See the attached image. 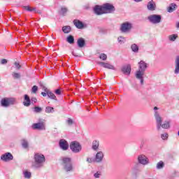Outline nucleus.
<instances>
[{
  "label": "nucleus",
  "mask_w": 179,
  "mask_h": 179,
  "mask_svg": "<svg viewBox=\"0 0 179 179\" xmlns=\"http://www.w3.org/2000/svg\"><path fill=\"white\" fill-rule=\"evenodd\" d=\"M34 162L32 163L34 169H41L45 163V157L43 154L36 153L34 156Z\"/></svg>",
  "instance_id": "1"
},
{
  "label": "nucleus",
  "mask_w": 179,
  "mask_h": 179,
  "mask_svg": "<svg viewBox=\"0 0 179 179\" xmlns=\"http://www.w3.org/2000/svg\"><path fill=\"white\" fill-rule=\"evenodd\" d=\"M64 170L66 173L73 171V165L72 164V159L69 157H64L62 159Z\"/></svg>",
  "instance_id": "2"
},
{
  "label": "nucleus",
  "mask_w": 179,
  "mask_h": 179,
  "mask_svg": "<svg viewBox=\"0 0 179 179\" xmlns=\"http://www.w3.org/2000/svg\"><path fill=\"white\" fill-rule=\"evenodd\" d=\"M148 20L152 24H159V23H162V16L157 14H152L148 17Z\"/></svg>",
  "instance_id": "3"
},
{
  "label": "nucleus",
  "mask_w": 179,
  "mask_h": 179,
  "mask_svg": "<svg viewBox=\"0 0 179 179\" xmlns=\"http://www.w3.org/2000/svg\"><path fill=\"white\" fill-rule=\"evenodd\" d=\"M154 117L156 120L157 124V131H160L162 129V124L163 122V117L160 115V113H159V111L155 110L154 113Z\"/></svg>",
  "instance_id": "4"
},
{
  "label": "nucleus",
  "mask_w": 179,
  "mask_h": 179,
  "mask_svg": "<svg viewBox=\"0 0 179 179\" xmlns=\"http://www.w3.org/2000/svg\"><path fill=\"white\" fill-rule=\"evenodd\" d=\"M70 149L73 153H79L82 150V145L78 141H73L70 144Z\"/></svg>",
  "instance_id": "5"
},
{
  "label": "nucleus",
  "mask_w": 179,
  "mask_h": 179,
  "mask_svg": "<svg viewBox=\"0 0 179 179\" xmlns=\"http://www.w3.org/2000/svg\"><path fill=\"white\" fill-rule=\"evenodd\" d=\"M130 30H132V23L126 22L121 24L120 31L122 33H129Z\"/></svg>",
  "instance_id": "6"
},
{
  "label": "nucleus",
  "mask_w": 179,
  "mask_h": 179,
  "mask_svg": "<svg viewBox=\"0 0 179 179\" xmlns=\"http://www.w3.org/2000/svg\"><path fill=\"white\" fill-rule=\"evenodd\" d=\"M15 104V99L10 98H4L1 100V107H9V106H13Z\"/></svg>",
  "instance_id": "7"
},
{
  "label": "nucleus",
  "mask_w": 179,
  "mask_h": 179,
  "mask_svg": "<svg viewBox=\"0 0 179 179\" xmlns=\"http://www.w3.org/2000/svg\"><path fill=\"white\" fill-rule=\"evenodd\" d=\"M148 69V64L143 60H141L138 62V71H136V73H138L140 72L141 74L145 75V71Z\"/></svg>",
  "instance_id": "8"
},
{
  "label": "nucleus",
  "mask_w": 179,
  "mask_h": 179,
  "mask_svg": "<svg viewBox=\"0 0 179 179\" xmlns=\"http://www.w3.org/2000/svg\"><path fill=\"white\" fill-rule=\"evenodd\" d=\"M102 6L103 8V11L106 12V13H113V12H115V7H114L113 4L106 3Z\"/></svg>",
  "instance_id": "9"
},
{
  "label": "nucleus",
  "mask_w": 179,
  "mask_h": 179,
  "mask_svg": "<svg viewBox=\"0 0 179 179\" xmlns=\"http://www.w3.org/2000/svg\"><path fill=\"white\" fill-rule=\"evenodd\" d=\"M33 129H38V131H45V123L40 122L32 124Z\"/></svg>",
  "instance_id": "10"
},
{
  "label": "nucleus",
  "mask_w": 179,
  "mask_h": 179,
  "mask_svg": "<svg viewBox=\"0 0 179 179\" xmlns=\"http://www.w3.org/2000/svg\"><path fill=\"white\" fill-rule=\"evenodd\" d=\"M104 159V152L103 151H98L95 155L94 162L96 163H101Z\"/></svg>",
  "instance_id": "11"
},
{
  "label": "nucleus",
  "mask_w": 179,
  "mask_h": 179,
  "mask_svg": "<svg viewBox=\"0 0 179 179\" xmlns=\"http://www.w3.org/2000/svg\"><path fill=\"white\" fill-rule=\"evenodd\" d=\"M13 159V155L10 152H6L1 156V160L2 162H10Z\"/></svg>",
  "instance_id": "12"
},
{
  "label": "nucleus",
  "mask_w": 179,
  "mask_h": 179,
  "mask_svg": "<svg viewBox=\"0 0 179 179\" xmlns=\"http://www.w3.org/2000/svg\"><path fill=\"white\" fill-rule=\"evenodd\" d=\"M94 12L96 15H100L106 13V11H104V8L103 6H95L94 8Z\"/></svg>",
  "instance_id": "13"
},
{
  "label": "nucleus",
  "mask_w": 179,
  "mask_h": 179,
  "mask_svg": "<svg viewBox=\"0 0 179 179\" xmlns=\"http://www.w3.org/2000/svg\"><path fill=\"white\" fill-rule=\"evenodd\" d=\"M59 145L62 150H68V149L69 148V144H68V141L64 139H61L59 141Z\"/></svg>",
  "instance_id": "14"
},
{
  "label": "nucleus",
  "mask_w": 179,
  "mask_h": 179,
  "mask_svg": "<svg viewBox=\"0 0 179 179\" xmlns=\"http://www.w3.org/2000/svg\"><path fill=\"white\" fill-rule=\"evenodd\" d=\"M147 9L151 12L156 10V3L153 0L149 1L147 4Z\"/></svg>",
  "instance_id": "15"
},
{
  "label": "nucleus",
  "mask_w": 179,
  "mask_h": 179,
  "mask_svg": "<svg viewBox=\"0 0 179 179\" xmlns=\"http://www.w3.org/2000/svg\"><path fill=\"white\" fill-rule=\"evenodd\" d=\"M138 161L141 164H143V165H146L149 163L148 161V157H146V156L145 155L138 156Z\"/></svg>",
  "instance_id": "16"
},
{
  "label": "nucleus",
  "mask_w": 179,
  "mask_h": 179,
  "mask_svg": "<svg viewBox=\"0 0 179 179\" xmlns=\"http://www.w3.org/2000/svg\"><path fill=\"white\" fill-rule=\"evenodd\" d=\"M122 72L124 75H131V64H127L122 68Z\"/></svg>",
  "instance_id": "17"
},
{
  "label": "nucleus",
  "mask_w": 179,
  "mask_h": 179,
  "mask_svg": "<svg viewBox=\"0 0 179 179\" xmlns=\"http://www.w3.org/2000/svg\"><path fill=\"white\" fill-rule=\"evenodd\" d=\"M99 65H101V66H103V68H106V69H113V71L115 70V67L114 66L105 62H98Z\"/></svg>",
  "instance_id": "18"
},
{
  "label": "nucleus",
  "mask_w": 179,
  "mask_h": 179,
  "mask_svg": "<svg viewBox=\"0 0 179 179\" xmlns=\"http://www.w3.org/2000/svg\"><path fill=\"white\" fill-rule=\"evenodd\" d=\"M77 45L79 48H83L86 45V41L83 38H79L77 41Z\"/></svg>",
  "instance_id": "19"
},
{
  "label": "nucleus",
  "mask_w": 179,
  "mask_h": 179,
  "mask_svg": "<svg viewBox=\"0 0 179 179\" xmlns=\"http://www.w3.org/2000/svg\"><path fill=\"white\" fill-rule=\"evenodd\" d=\"M73 24L77 27V29H83V27H85L83 22L79 20H74Z\"/></svg>",
  "instance_id": "20"
},
{
  "label": "nucleus",
  "mask_w": 179,
  "mask_h": 179,
  "mask_svg": "<svg viewBox=\"0 0 179 179\" xmlns=\"http://www.w3.org/2000/svg\"><path fill=\"white\" fill-rule=\"evenodd\" d=\"M99 146H100V141L97 140H94L92 141V150L97 152V150H99Z\"/></svg>",
  "instance_id": "21"
},
{
  "label": "nucleus",
  "mask_w": 179,
  "mask_h": 179,
  "mask_svg": "<svg viewBox=\"0 0 179 179\" xmlns=\"http://www.w3.org/2000/svg\"><path fill=\"white\" fill-rule=\"evenodd\" d=\"M30 104H31V101L30 99V96H29V95L25 94L24 95V101L23 102V105L25 107H29L30 106Z\"/></svg>",
  "instance_id": "22"
},
{
  "label": "nucleus",
  "mask_w": 179,
  "mask_h": 179,
  "mask_svg": "<svg viewBox=\"0 0 179 179\" xmlns=\"http://www.w3.org/2000/svg\"><path fill=\"white\" fill-rule=\"evenodd\" d=\"M174 73L176 75H178L179 73V56L176 57V59L175 60V71Z\"/></svg>",
  "instance_id": "23"
},
{
  "label": "nucleus",
  "mask_w": 179,
  "mask_h": 179,
  "mask_svg": "<svg viewBox=\"0 0 179 179\" xmlns=\"http://www.w3.org/2000/svg\"><path fill=\"white\" fill-rule=\"evenodd\" d=\"M176 8H177V4L172 3L168 7V12L169 13H171L174 12V10H176Z\"/></svg>",
  "instance_id": "24"
},
{
  "label": "nucleus",
  "mask_w": 179,
  "mask_h": 179,
  "mask_svg": "<svg viewBox=\"0 0 179 179\" xmlns=\"http://www.w3.org/2000/svg\"><path fill=\"white\" fill-rule=\"evenodd\" d=\"M143 75L145 74H141V72L136 73V78L141 81V85H143Z\"/></svg>",
  "instance_id": "25"
},
{
  "label": "nucleus",
  "mask_w": 179,
  "mask_h": 179,
  "mask_svg": "<svg viewBox=\"0 0 179 179\" xmlns=\"http://www.w3.org/2000/svg\"><path fill=\"white\" fill-rule=\"evenodd\" d=\"M66 41L69 44H73L75 43V38L72 35H69L66 38Z\"/></svg>",
  "instance_id": "26"
},
{
  "label": "nucleus",
  "mask_w": 179,
  "mask_h": 179,
  "mask_svg": "<svg viewBox=\"0 0 179 179\" xmlns=\"http://www.w3.org/2000/svg\"><path fill=\"white\" fill-rule=\"evenodd\" d=\"M161 128H163V129H169V128H170V122L165 121L163 124H161Z\"/></svg>",
  "instance_id": "27"
},
{
  "label": "nucleus",
  "mask_w": 179,
  "mask_h": 179,
  "mask_svg": "<svg viewBox=\"0 0 179 179\" xmlns=\"http://www.w3.org/2000/svg\"><path fill=\"white\" fill-rule=\"evenodd\" d=\"M62 31L65 34L71 33V26H64L62 27Z\"/></svg>",
  "instance_id": "28"
},
{
  "label": "nucleus",
  "mask_w": 179,
  "mask_h": 179,
  "mask_svg": "<svg viewBox=\"0 0 179 179\" xmlns=\"http://www.w3.org/2000/svg\"><path fill=\"white\" fill-rule=\"evenodd\" d=\"M131 50L133 51V52H138L139 47L138 45L134 43L131 45Z\"/></svg>",
  "instance_id": "29"
},
{
  "label": "nucleus",
  "mask_w": 179,
  "mask_h": 179,
  "mask_svg": "<svg viewBox=\"0 0 179 179\" xmlns=\"http://www.w3.org/2000/svg\"><path fill=\"white\" fill-rule=\"evenodd\" d=\"M177 38H178V35L177 34L169 36V41H175L176 40H177Z\"/></svg>",
  "instance_id": "30"
},
{
  "label": "nucleus",
  "mask_w": 179,
  "mask_h": 179,
  "mask_svg": "<svg viewBox=\"0 0 179 179\" xmlns=\"http://www.w3.org/2000/svg\"><path fill=\"white\" fill-rule=\"evenodd\" d=\"M66 12H68V8L66 7H61L59 13L62 16H65V15H66Z\"/></svg>",
  "instance_id": "31"
},
{
  "label": "nucleus",
  "mask_w": 179,
  "mask_h": 179,
  "mask_svg": "<svg viewBox=\"0 0 179 179\" xmlns=\"http://www.w3.org/2000/svg\"><path fill=\"white\" fill-rule=\"evenodd\" d=\"M47 96L49 97V99L57 100V96H55V94L50 91L47 92Z\"/></svg>",
  "instance_id": "32"
},
{
  "label": "nucleus",
  "mask_w": 179,
  "mask_h": 179,
  "mask_svg": "<svg viewBox=\"0 0 179 179\" xmlns=\"http://www.w3.org/2000/svg\"><path fill=\"white\" fill-rule=\"evenodd\" d=\"M117 41L119 44H125V41H127V39L125 38V37L119 36L117 38Z\"/></svg>",
  "instance_id": "33"
},
{
  "label": "nucleus",
  "mask_w": 179,
  "mask_h": 179,
  "mask_svg": "<svg viewBox=\"0 0 179 179\" xmlns=\"http://www.w3.org/2000/svg\"><path fill=\"white\" fill-rule=\"evenodd\" d=\"M22 146L24 149H27V148H29V142L24 139L22 140Z\"/></svg>",
  "instance_id": "34"
},
{
  "label": "nucleus",
  "mask_w": 179,
  "mask_h": 179,
  "mask_svg": "<svg viewBox=\"0 0 179 179\" xmlns=\"http://www.w3.org/2000/svg\"><path fill=\"white\" fill-rule=\"evenodd\" d=\"M163 167H164V162H163L162 161H160L157 164V169L158 170L163 169Z\"/></svg>",
  "instance_id": "35"
},
{
  "label": "nucleus",
  "mask_w": 179,
  "mask_h": 179,
  "mask_svg": "<svg viewBox=\"0 0 179 179\" xmlns=\"http://www.w3.org/2000/svg\"><path fill=\"white\" fill-rule=\"evenodd\" d=\"M45 113H48V114H50L51 113H54V108L51 107V106H47L45 108Z\"/></svg>",
  "instance_id": "36"
},
{
  "label": "nucleus",
  "mask_w": 179,
  "mask_h": 179,
  "mask_svg": "<svg viewBox=\"0 0 179 179\" xmlns=\"http://www.w3.org/2000/svg\"><path fill=\"white\" fill-rule=\"evenodd\" d=\"M34 113H41V111H43V108L38 106H35L34 108Z\"/></svg>",
  "instance_id": "37"
},
{
  "label": "nucleus",
  "mask_w": 179,
  "mask_h": 179,
  "mask_svg": "<svg viewBox=\"0 0 179 179\" xmlns=\"http://www.w3.org/2000/svg\"><path fill=\"white\" fill-rule=\"evenodd\" d=\"M24 178H31V173L26 171L25 172H24Z\"/></svg>",
  "instance_id": "38"
},
{
  "label": "nucleus",
  "mask_w": 179,
  "mask_h": 179,
  "mask_svg": "<svg viewBox=\"0 0 179 179\" xmlns=\"http://www.w3.org/2000/svg\"><path fill=\"white\" fill-rule=\"evenodd\" d=\"M12 75L14 79H20L21 78L20 73H19L13 72Z\"/></svg>",
  "instance_id": "39"
},
{
  "label": "nucleus",
  "mask_w": 179,
  "mask_h": 179,
  "mask_svg": "<svg viewBox=\"0 0 179 179\" xmlns=\"http://www.w3.org/2000/svg\"><path fill=\"white\" fill-rule=\"evenodd\" d=\"M100 59H102L103 61H106L107 59V55L104 53H101L99 56Z\"/></svg>",
  "instance_id": "40"
},
{
  "label": "nucleus",
  "mask_w": 179,
  "mask_h": 179,
  "mask_svg": "<svg viewBox=\"0 0 179 179\" xmlns=\"http://www.w3.org/2000/svg\"><path fill=\"white\" fill-rule=\"evenodd\" d=\"M94 178H100L101 177V171H97L94 174Z\"/></svg>",
  "instance_id": "41"
},
{
  "label": "nucleus",
  "mask_w": 179,
  "mask_h": 179,
  "mask_svg": "<svg viewBox=\"0 0 179 179\" xmlns=\"http://www.w3.org/2000/svg\"><path fill=\"white\" fill-rule=\"evenodd\" d=\"M161 138L162 139H163V141L167 139V138H169V134L167 133H164L161 135Z\"/></svg>",
  "instance_id": "42"
},
{
  "label": "nucleus",
  "mask_w": 179,
  "mask_h": 179,
  "mask_svg": "<svg viewBox=\"0 0 179 179\" xmlns=\"http://www.w3.org/2000/svg\"><path fill=\"white\" fill-rule=\"evenodd\" d=\"M37 90H38V87H37L36 85H34L31 89V92L37 93Z\"/></svg>",
  "instance_id": "43"
},
{
  "label": "nucleus",
  "mask_w": 179,
  "mask_h": 179,
  "mask_svg": "<svg viewBox=\"0 0 179 179\" xmlns=\"http://www.w3.org/2000/svg\"><path fill=\"white\" fill-rule=\"evenodd\" d=\"M68 125H73V120L71 118H68L66 120Z\"/></svg>",
  "instance_id": "44"
},
{
  "label": "nucleus",
  "mask_w": 179,
  "mask_h": 179,
  "mask_svg": "<svg viewBox=\"0 0 179 179\" xmlns=\"http://www.w3.org/2000/svg\"><path fill=\"white\" fill-rule=\"evenodd\" d=\"M23 8L28 12H31V8L29 6H23Z\"/></svg>",
  "instance_id": "45"
},
{
  "label": "nucleus",
  "mask_w": 179,
  "mask_h": 179,
  "mask_svg": "<svg viewBox=\"0 0 179 179\" xmlns=\"http://www.w3.org/2000/svg\"><path fill=\"white\" fill-rule=\"evenodd\" d=\"M1 65H5L6 64H8V60H6V59H3L1 61Z\"/></svg>",
  "instance_id": "46"
},
{
  "label": "nucleus",
  "mask_w": 179,
  "mask_h": 179,
  "mask_svg": "<svg viewBox=\"0 0 179 179\" xmlns=\"http://www.w3.org/2000/svg\"><path fill=\"white\" fill-rule=\"evenodd\" d=\"M31 103H32V104L34 103H37V98H36V97H32V98L31 99Z\"/></svg>",
  "instance_id": "47"
},
{
  "label": "nucleus",
  "mask_w": 179,
  "mask_h": 179,
  "mask_svg": "<svg viewBox=\"0 0 179 179\" xmlns=\"http://www.w3.org/2000/svg\"><path fill=\"white\" fill-rule=\"evenodd\" d=\"M15 65L17 69H20L21 66H20V64L19 63L15 62Z\"/></svg>",
  "instance_id": "48"
},
{
  "label": "nucleus",
  "mask_w": 179,
  "mask_h": 179,
  "mask_svg": "<svg viewBox=\"0 0 179 179\" xmlns=\"http://www.w3.org/2000/svg\"><path fill=\"white\" fill-rule=\"evenodd\" d=\"M55 93H56L57 94H58L59 96L61 95V90H56Z\"/></svg>",
  "instance_id": "49"
},
{
  "label": "nucleus",
  "mask_w": 179,
  "mask_h": 179,
  "mask_svg": "<svg viewBox=\"0 0 179 179\" xmlns=\"http://www.w3.org/2000/svg\"><path fill=\"white\" fill-rule=\"evenodd\" d=\"M45 92H46V93L45 92H41V94H42V96H43V97H45L47 96V92H48V91H47V89H45Z\"/></svg>",
  "instance_id": "50"
},
{
  "label": "nucleus",
  "mask_w": 179,
  "mask_h": 179,
  "mask_svg": "<svg viewBox=\"0 0 179 179\" xmlns=\"http://www.w3.org/2000/svg\"><path fill=\"white\" fill-rule=\"evenodd\" d=\"M37 9L36 8H31V12H36Z\"/></svg>",
  "instance_id": "51"
},
{
  "label": "nucleus",
  "mask_w": 179,
  "mask_h": 179,
  "mask_svg": "<svg viewBox=\"0 0 179 179\" xmlns=\"http://www.w3.org/2000/svg\"><path fill=\"white\" fill-rule=\"evenodd\" d=\"M35 13L41 14V10H36V11L35 12Z\"/></svg>",
  "instance_id": "52"
},
{
  "label": "nucleus",
  "mask_w": 179,
  "mask_h": 179,
  "mask_svg": "<svg viewBox=\"0 0 179 179\" xmlns=\"http://www.w3.org/2000/svg\"><path fill=\"white\" fill-rule=\"evenodd\" d=\"M134 2H142L143 0H134Z\"/></svg>",
  "instance_id": "53"
},
{
  "label": "nucleus",
  "mask_w": 179,
  "mask_h": 179,
  "mask_svg": "<svg viewBox=\"0 0 179 179\" xmlns=\"http://www.w3.org/2000/svg\"><path fill=\"white\" fill-rule=\"evenodd\" d=\"M72 55H73L74 57H79V55H76L75 52H72Z\"/></svg>",
  "instance_id": "54"
},
{
  "label": "nucleus",
  "mask_w": 179,
  "mask_h": 179,
  "mask_svg": "<svg viewBox=\"0 0 179 179\" xmlns=\"http://www.w3.org/2000/svg\"><path fill=\"white\" fill-rule=\"evenodd\" d=\"M154 110H159V108H157V106H155V107H154Z\"/></svg>",
  "instance_id": "55"
},
{
  "label": "nucleus",
  "mask_w": 179,
  "mask_h": 179,
  "mask_svg": "<svg viewBox=\"0 0 179 179\" xmlns=\"http://www.w3.org/2000/svg\"><path fill=\"white\" fill-rule=\"evenodd\" d=\"M176 27H178V29H179V22L177 23Z\"/></svg>",
  "instance_id": "56"
},
{
  "label": "nucleus",
  "mask_w": 179,
  "mask_h": 179,
  "mask_svg": "<svg viewBox=\"0 0 179 179\" xmlns=\"http://www.w3.org/2000/svg\"><path fill=\"white\" fill-rule=\"evenodd\" d=\"M90 159L89 158L87 159V162H88L89 163H90Z\"/></svg>",
  "instance_id": "57"
},
{
  "label": "nucleus",
  "mask_w": 179,
  "mask_h": 179,
  "mask_svg": "<svg viewBox=\"0 0 179 179\" xmlns=\"http://www.w3.org/2000/svg\"><path fill=\"white\" fill-rule=\"evenodd\" d=\"M176 1H179V0H176Z\"/></svg>",
  "instance_id": "58"
}]
</instances>
